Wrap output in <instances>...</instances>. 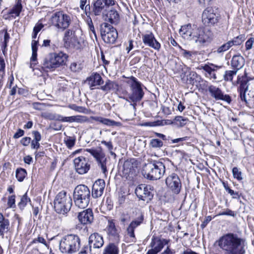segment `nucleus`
<instances>
[{
	"instance_id": "cd10ccee",
	"label": "nucleus",
	"mask_w": 254,
	"mask_h": 254,
	"mask_svg": "<svg viewBox=\"0 0 254 254\" xmlns=\"http://www.w3.org/2000/svg\"><path fill=\"white\" fill-rule=\"evenodd\" d=\"M60 121L62 122L83 123L88 121L86 116L77 115L70 117H63L60 115Z\"/></svg>"
},
{
	"instance_id": "37998d69",
	"label": "nucleus",
	"mask_w": 254,
	"mask_h": 254,
	"mask_svg": "<svg viewBox=\"0 0 254 254\" xmlns=\"http://www.w3.org/2000/svg\"><path fill=\"white\" fill-rule=\"evenodd\" d=\"M27 175L25 169L23 168H18L16 171V178L19 182L23 181Z\"/></svg>"
},
{
	"instance_id": "6ab92c4d",
	"label": "nucleus",
	"mask_w": 254,
	"mask_h": 254,
	"mask_svg": "<svg viewBox=\"0 0 254 254\" xmlns=\"http://www.w3.org/2000/svg\"><path fill=\"white\" fill-rule=\"evenodd\" d=\"M166 183L167 186L172 191L178 194L181 189V183L178 176L174 173L168 176L166 180Z\"/></svg>"
},
{
	"instance_id": "13d9d810",
	"label": "nucleus",
	"mask_w": 254,
	"mask_h": 254,
	"mask_svg": "<svg viewBox=\"0 0 254 254\" xmlns=\"http://www.w3.org/2000/svg\"><path fill=\"white\" fill-rule=\"evenodd\" d=\"M31 244H37V243H41L45 246H47V243L45 239L42 237H38L37 238L34 239L33 240V241L31 242Z\"/></svg>"
},
{
	"instance_id": "774afa93",
	"label": "nucleus",
	"mask_w": 254,
	"mask_h": 254,
	"mask_svg": "<svg viewBox=\"0 0 254 254\" xmlns=\"http://www.w3.org/2000/svg\"><path fill=\"white\" fill-rule=\"evenodd\" d=\"M175 251L174 250L171 249L169 246H168L166 249L161 254H174Z\"/></svg>"
},
{
	"instance_id": "473e14b6",
	"label": "nucleus",
	"mask_w": 254,
	"mask_h": 254,
	"mask_svg": "<svg viewBox=\"0 0 254 254\" xmlns=\"http://www.w3.org/2000/svg\"><path fill=\"white\" fill-rule=\"evenodd\" d=\"M119 17L118 11L112 8L106 14L105 20L109 21L111 23L116 24L119 20Z\"/></svg>"
},
{
	"instance_id": "6e6d98bb",
	"label": "nucleus",
	"mask_w": 254,
	"mask_h": 254,
	"mask_svg": "<svg viewBox=\"0 0 254 254\" xmlns=\"http://www.w3.org/2000/svg\"><path fill=\"white\" fill-rule=\"evenodd\" d=\"M66 145L68 148L72 147L75 144V139L68 137L64 140Z\"/></svg>"
},
{
	"instance_id": "bb28decb",
	"label": "nucleus",
	"mask_w": 254,
	"mask_h": 254,
	"mask_svg": "<svg viewBox=\"0 0 254 254\" xmlns=\"http://www.w3.org/2000/svg\"><path fill=\"white\" fill-rule=\"evenodd\" d=\"M89 244L90 248L95 249L101 248L104 244V240L101 235L98 233H93L89 238Z\"/></svg>"
},
{
	"instance_id": "6e6552de",
	"label": "nucleus",
	"mask_w": 254,
	"mask_h": 254,
	"mask_svg": "<svg viewBox=\"0 0 254 254\" xmlns=\"http://www.w3.org/2000/svg\"><path fill=\"white\" fill-rule=\"evenodd\" d=\"M71 22L70 16L59 11L54 13L49 20V24L58 30L64 31L67 29Z\"/></svg>"
},
{
	"instance_id": "f8f14e48",
	"label": "nucleus",
	"mask_w": 254,
	"mask_h": 254,
	"mask_svg": "<svg viewBox=\"0 0 254 254\" xmlns=\"http://www.w3.org/2000/svg\"><path fill=\"white\" fill-rule=\"evenodd\" d=\"M144 220L143 214H141L139 217L132 220L126 230L125 239L127 243H135L136 239L134 234L135 229L142 223Z\"/></svg>"
},
{
	"instance_id": "c85d7f7f",
	"label": "nucleus",
	"mask_w": 254,
	"mask_h": 254,
	"mask_svg": "<svg viewBox=\"0 0 254 254\" xmlns=\"http://www.w3.org/2000/svg\"><path fill=\"white\" fill-rule=\"evenodd\" d=\"M245 59L241 55L234 56L232 59L231 65L234 69L238 71L245 64Z\"/></svg>"
},
{
	"instance_id": "4be33fe9",
	"label": "nucleus",
	"mask_w": 254,
	"mask_h": 254,
	"mask_svg": "<svg viewBox=\"0 0 254 254\" xmlns=\"http://www.w3.org/2000/svg\"><path fill=\"white\" fill-rule=\"evenodd\" d=\"M237 81L238 83L240 84V86L238 88L240 97L241 100L244 101L246 104H248L246 98V93L248 89V79L246 75L245 76H242V77L238 76Z\"/></svg>"
},
{
	"instance_id": "c03bdc74",
	"label": "nucleus",
	"mask_w": 254,
	"mask_h": 254,
	"mask_svg": "<svg viewBox=\"0 0 254 254\" xmlns=\"http://www.w3.org/2000/svg\"><path fill=\"white\" fill-rule=\"evenodd\" d=\"M29 202H30V199L28 197L27 193H25L21 197L20 201L18 204V206L20 209L23 210Z\"/></svg>"
},
{
	"instance_id": "3c124183",
	"label": "nucleus",
	"mask_w": 254,
	"mask_h": 254,
	"mask_svg": "<svg viewBox=\"0 0 254 254\" xmlns=\"http://www.w3.org/2000/svg\"><path fill=\"white\" fill-rule=\"evenodd\" d=\"M232 173L234 178L238 181L243 180L242 173L237 167H234L232 169Z\"/></svg>"
},
{
	"instance_id": "a211bd4d",
	"label": "nucleus",
	"mask_w": 254,
	"mask_h": 254,
	"mask_svg": "<svg viewBox=\"0 0 254 254\" xmlns=\"http://www.w3.org/2000/svg\"><path fill=\"white\" fill-rule=\"evenodd\" d=\"M221 67V66L212 63H208L204 65H201L198 69L203 70V73L205 77L209 79L216 80L217 79L216 72Z\"/></svg>"
},
{
	"instance_id": "2eb2a0df",
	"label": "nucleus",
	"mask_w": 254,
	"mask_h": 254,
	"mask_svg": "<svg viewBox=\"0 0 254 254\" xmlns=\"http://www.w3.org/2000/svg\"><path fill=\"white\" fill-rule=\"evenodd\" d=\"M86 151L90 153L96 160L98 165L101 167L103 173L107 171L106 158L101 147L98 149H87Z\"/></svg>"
},
{
	"instance_id": "680f3d73",
	"label": "nucleus",
	"mask_w": 254,
	"mask_h": 254,
	"mask_svg": "<svg viewBox=\"0 0 254 254\" xmlns=\"http://www.w3.org/2000/svg\"><path fill=\"white\" fill-rule=\"evenodd\" d=\"M32 134L34 136V139H33L34 141H40L41 139V135L40 132L38 131H33Z\"/></svg>"
},
{
	"instance_id": "7c9ffc66",
	"label": "nucleus",
	"mask_w": 254,
	"mask_h": 254,
	"mask_svg": "<svg viewBox=\"0 0 254 254\" xmlns=\"http://www.w3.org/2000/svg\"><path fill=\"white\" fill-rule=\"evenodd\" d=\"M91 119L94 121L99 122L103 125L110 127L117 126L119 127L121 125V123L116 122L109 119L104 118L101 117L92 116Z\"/></svg>"
},
{
	"instance_id": "f704fd0d",
	"label": "nucleus",
	"mask_w": 254,
	"mask_h": 254,
	"mask_svg": "<svg viewBox=\"0 0 254 254\" xmlns=\"http://www.w3.org/2000/svg\"><path fill=\"white\" fill-rule=\"evenodd\" d=\"M22 5L21 4V0H16V3L14 6L10 10L8 13V16L5 17L7 19L10 17L9 15L13 17L18 16L22 10Z\"/></svg>"
},
{
	"instance_id": "58836bf2",
	"label": "nucleus",
	"mask_w": 254,
	"mask_h": 254,
	"mask_svg": "<svg viewBox=\"0 0 254 254\" xmlns=\"http://www.w3.org/2000/svg\"><path fill=\"white\" fill-rule=\"evenodd\" d=\"M230 43L227 42L223 44L222 45L218 47L216 50L214 51V53H216L219 55H222L223 53L228 50L231 46L230 45Z\"/></svg>"
},
{
	"instance_id": "f03ea898",
	"label": "nucleus",
	"mask_w": 254,
	"mask_h": 254,
	"mask_svg": "<svg viewBox=\"0 0 254 254\" xmlns=\"http://www.w3.org/2000/svg\"><path fill=\"white\" fill-rule=\"evenodd\" d=\"M182 37L188 40L194 41L200 45L211 42L213 39V33L207 29L198 28L190 24L182 26L180 30Z\"/></svg>"
},
{
	"instance_id": "9b49d317",
	"label": "nucleus",
	"mask_w": 254,
	"mask_h": 254,
	"mask_svg": "<svg viewBox=\"0 0 254 254\" xmlns=\"http://www.w3.org/2000/svg\"><path fill=\"white\" fill-rule=\"evenodd\" d=\"M135 193L139 199L147 203L152 199L154 195L153 187L145 184L138 185L135 189Z\"/></svg>"
},
{
	"instance_id": "a18cd8bd",
	"label": "nucleus",
	"mask_w": 254,
	"mask_h": 254,
	"mask_svg": "<svg viewBox=\"0 0 254 254\" xmlns=\"http://www.w3.org/2000/svg\"><path fill=\"white\" fill-rule=\"evenodd\" d=\"M9 229V221L3 222L0 224V236L3 238L5 233H6Z\"/></svg>"
},
{
	"instance_id": "412c9836",
	"label": "nucleus",
	"mask_w": 254,
	"mask_h": 254,
	"mask_svg": "<svg viewBox=\"0 0 254 254\" xmlns=\"http://www.w3.org/2000/svg\"><path fill=\"white\" fill-rule=\"evenodd\" d=\"M208 90L211 97L216 100H223L230 103L231 101V97L228 95H224L221 90L214 85L208 86Z\"/></svg>"
},
{
	"instance_id": "1a4fd4ad",
	"label": "nucleus",
	"mask_w": 254,
	"mask_h": 254,
	"mask_svg": "<svg viewBox=\"0 0 254 254\" xmlns=\"http://www.w3.org/2000/svg\"><path fill=\"white\" fill-rule=\"evenodd\" d=\"M72 205V199L64 190L59 192L54 200V208L58 213L65 214L68 212Z\"/></svg>"
},
{
	"instance_id": "49530a36",
	"label": "nucleus",
	"mask_w": 254,
	"mask_h": 254,
	"mask_svg": "<svg viewBox=\"0 0 254 254\" xmlns=\"http://www.w3.org/2000/svg\"><path fill=\"white\" fill-rule=\"evenodd\" d=\"M238 71L234 69L233 70H226L224 75V79L226 81H232L233 76L237 74Z\"/></svg>"
},
{
	"instance_id": "e433bc0d",
	"label": "nucleus",
	"mask_w": 254,
	"mask_h": 254,
	"mask_svg": "<svg viewBox=\"0 0 254 254\" xmlns=\"http://www.w3.org/2000/svg\"><path fill=\"white\" fill-rule=\"evenodd\" d=\"M118 87V84L115 82L108 80L106 81L104 85L100 86L99 89L107 93L110 91L116 89Z\"/></svg>"
},
{
	"instance_id": "39448f33",
	"label": "nucleus",
	"mask_w": 254,
	"mask_h": 254,
	"mask_svg": "<svg viewBox=\"0 0 254 254\" xmlns=\"http://www.w3.org/2000/svg\"><path fill=\"white\" fill-rule=\"evenodd\" d=\"M80 247V240L76 235H67L59 242V250L63 254H74L79 250Z\"/></svg>"
},
{
	"instance_id": "4468645a",
	"label": "nucleus",
	"mask_w": 254,
	"mask_h": 254,
	"mask_svg": "<svg viewBox=\"0 0 254 254\" xmlns=\"http://www.w3.org/2000/svg\"><path fill=\"white\" fill-rule=\"evenodd\" d=\"M73 163L75 171L80 175L87 173L90 169L91 161L84 156L75 158Z\"/></svg>"
},
{
	"instance_id": "69168bd1",
	"label": "nucleus",
	"mask_w": 254,
	"mask_h": 254,
	"mask_svg": "<svg viewBox=\"0 0 254 254\" xmlns=\"http://www.w3.org/2000/svg\"><path fill=\"white\" fill-rule=\"evenodd\" d=\"M5 64L4 59L0 57V72L2 74L4 73Z\"/></svg>"
},
{
	"instance_id": "338daca9",
	"label": "nucleus",
	"mask_w": 254,
	"mask_h": 254,
	"mask_svg": "<svg viewBox=\"0 0 254 254\" xmlns=\"http://www.w3.org/2000/svg\"><path fill=\"white\" fill-rule=\"evenodd\" d=\"M44 27V25L41 23H37L33 28V31L36 32H39Z\"/></svg>"
},
{
	"instance_id": "5fc2aeb1",
	"label": "nucleus",
	"mask_w": 254,
	"mask_h": 254,
	"mask_svg": "<svg viewBox=\"0 0 254 254\" xmlns=\"http://www.w3.org/2000/svg\"><path fill=\"white\" fill-rule=\"evenodd\" d=\"M7 205L9 208H15V195H11L8 197Z\"/></svg>"
},
{
	"instance_id": "e2e57ef3",
	"label": "nucleus",
	"mask_w": 254,
	"mask_h": 254,
	"mask_svg": "<svg viewBox=\"0 0 254 254\" xmlns=\"http://www.w3.org/2000/svg\"><path fill=\"white\" fill-rule=\"evenodd\" d=\"M120 220L123 225H125L129 221V217L127 215L123 214L120 217Z\"/></svg>"
},
{
	"instance_id": "dca6fc26",
	"label": "nucleus",
	"mask_w": 254,
	"mask_h": 254,
	"mask_svg": "<svg viewBox=\"0 0 254 254\" xmlns=\"http://www.w3.org/2000/svg\"><path fill=\"white\" fill-rule=\"evenodd\" d=\"M202 21L205 26H211L218 22V16L212 8L208 7L202 13Z\"/></svg>"
},
{
	"instance_id": "ddd939ff",
	"label": "nucleus",
	"mask_w": 254,
	"mask_h": 254,
	"mask_svg": "<svg viewBox=\"0 0 254 254\" xmlns=\"http://www.w3.org/2000/svg\"><path fill=\"white\" fill-rule=\"evenodd\" d=\"M116 4L115 0H93V5L91 14L95 16H99L102 13L103 11L107 8Z\"/></svg>"
},
{
	"instance_id": "a878e982",
	"label": "nucleus",
	"mask_w": 254,
	"mask_h": 254,
	"mask_svg": "<svg viewBox=\"0 0 254 254\" xmlns=\"http://www.w3.org/2000/svg\"><path fill=\"white\" fill-rule=\"evenodd\" d=\"M105 183L103 180L99 179L93 184L92 187V195L94 198L101 196L104 191Z\"/></svg>"
},
{
	"instance_id": "5701e85b",
	"label": "nucleus",
	"mask_w": 254,
	"mask_h": 254,
	"mask_svg": "<svg viewBox=\"0 0 254 254\" xmlns=\"http://www.w3.org/2000/svg\"><path fill=\"white\" fill-rule=\"evenodd\" d=\"M170 242L169 240L161 238L159 237L153 236L150 244V247L160 252L165 245Z\"/></svg>"
},
{
	"instance_id": "052dcab7",
	"label": "nucleus",
	"mask_w": 254,
	"mask_h": 254,
	"mask_svg": "<svg viewBox=\"0 0 254 254\" xmlns=\"http://www.w3.org/2000/svg\"><path fill=\"white\" fill-rule=\"evenodd\" d=\"M78 254H91V248L88 246H84L82 248Z\"/></svg>"
},
{
	"instance_id": "f257e3e1",
	"label": "nucleus",
	"mask_w": 254,
	"mask_h": 254,
	"mask_svg": "<svg viewBox=\"0 0 254 254\" xmlns=\"http://www.w3.org/2000/svg\"><path fill=\"white\" fill-rule=\"evenodd\" d=\"M217 244L222 252L216 254H245L247 243L237 235L229 233L221 237Z\"/></svg>"
},
{
	"instance_id": "f3484780",
	"label": "nucleus",
	"mask_w": 254,
	"mask_h": 254,
	"mask_svg": "<svg viewBox=\"0 0 254 254\" xmlns=\"http://www.w3.org/2000/svg\"><path fill=\"white\" fill-rule=\"evenodd\" d=\"M106 229L109 242H118V243H120V236L119 232L116 227L114 220H108Z\"/></svg>"
},
{
	"instance_id": "de8ad7c7",
	"label": "nucleus",
	"mask_w": 254,
	"mask_h": 254,
	"mask_svg": "<svg viewBox=\"0 0 254 254\" xmlns=\"http://www.w3.org/2000/svg\"><path fill=\"white\" fill-rule=\"evenodd\" d=\"M69 68L73 72H79L82 68V64L80 62L71 63Z\"/></svg>"
},
{
	"instance_id": "bf43d9fd",
	"label": "nucleus",
	"mask_w": 254,
	"mask_h": 254,
	"mask_svg": "<svg viewBox=\"0 0 254 254\" xmlns=\"http://www.w3.org/2000/svg\"><path fill=\"white\" fill-rule=\"evenodd\" d=\"M254 43V38L251 37L249 38L245 43L246 50H250L253 47V45Z\"/></svg>"
},
{
	"instance_id": "0e129e2a",
	"label": "nucleus",
	"mask_w": 254,
	"mask_h": 254,
	"mask_svg": "<svg viewBox=\"0 0 254 254\" xmlns=\"http://www.w3.org/2000/svg\"><path fill=\"white\" fill-rule=\"evenodd\" d=\"M31 141V139L29 137H23L20 141L21 143L25 146H28Z\"/></svg>"
},
{
	"instance_id": "8fccbe9b",
	"label": "nucleus",
	"mask_w": 254,
	"mask_h": 254,
	"mask_svg": "<svg viewBox=\"0 0 254 254\" xmlns=\"http://www.w3.org/2000/svg\"><path fill=\"white\" fill-rule=\"evenodd\" d=\"M178 48L180 49V53L181 55L187 59H190L192 57L193 52L192 51H189L186 50L182 48L181 46H178Z\"/></svg>"
},
{
	"instance_id": "72a5a7b5",
	"label": "nucleus",
	"mask_w": 254,
	"mask_h": 254,
	"mask_svg": "<svg viewBox=\"0 0 254 254\" xmlns=\"http://www.w3.org/2000/svg\"><path fill=\"white\" fill-rule=\"evenodd\" d=\"M182 71L183 73L181 76H183V78H184L186 75V74L189 73L187 75V80L190 84H193L194 80H195L197 77V74L195 71H191L190 68L189 67L183 68Z\"/></svg>"
},
{
	"instance_id": "79ce46f5",
	"label": "nucleus",
	"mask_w": 254,
	"mask_h": 254,
	"mask_svg": "<svg viewBox=\"0 0 254 254\" xmlns=\"http://www.w3.org/2000/svg\"><path fill=\"white\" fill-rule=\"evenodd\" d=\"M174 121L176 126L179 127H183L187 124L188 119L182 116H177L175 118Z\"/></svg>"
},
{
	"instance_id": "9d476101",
	"label": "nucleus",
	"mask_w": 254,
	"mask_h": 254,
	"mask_svg": "<svg viewBox=\"0 0 254 254\" xmlns=\"http://www.w3.org/2000/svg\"><path fill=\"white\" fill-rule=\"evenodd\" d=\"M100 33L105 42L113 44L118 37V32L114 27L106 22L101 25Z\"/></svg>"
},
{
	"instance_id": "aec40b11",
	"label": "nucleus",
	"mask_w": 254,
	"mask_h": 254,
	"mask_svg": "<svg viewBox=\"0 0 254 254\" xmlns=\"http://www.w3.org/2000/svg\"><path fill=\"white\" fill-rule=\"evenodd\" d=\"M90 90L99 89L100 86L104 83V80L101 75L97 72H92L85 81Z\"/></svg>"
},
{
	"instance_id": "4d7b16f0",
	"label": "nucleus",
	"mask_w": 254,
	"mask_h": 254,
	"mask_svg": "<svg viewBox=\"0 0 254 254\" xmlns=\"http://www.w3.org/2000/svg\"><path fill=\"white\" fill-rule=\"evenodd\" d=\"M218 216L220 215H228L234 217L236 215V213L234 211H232L231 210L229 209H226L225 211L220 212L217 214Z\"/></svg>"
},
{
	"instance_id": "20e7f679",
	"label": "nucleus",
	"mask_w": 254,
	"mask_h": 254,
	"mask_svg": "<svg viewBox=\"0 0 254 254\" xmlns=\"http://www.w3.org/2000/svg\"><path fill=\"white\" fill-rule=\"evenodd\" d=\"M68 57L67 54L62 52L58 53H51L43 59L40 65L32 68L35 74L41 75L44 72L53 70L65 64Z\"/></svg>"
},
{
	"instance_id": "ea45409f",
	"label": "nucleus",
	"mask_w": 254,
	"mask_h": 254,
	"mask_svg": "<svg viewBox=\"0 0 254 254\" xmlns=\"http://www.w3.org/2000/svg\"><path fill=\"white\" fill-rule=\"evenodd\" d=\"M245 35L241 34L228 42L231 43L230 45L232 47L233 46L240 45L245 41Z\"/></svg>"
},
{
	"instance_id": "423d86ee",
	"label": "nucleus",
	"mask_w": 254,
	"mask_h": 254,
	"mask_svg": "<svg viewBox=\"0 0 254 254\" xmlns=\"http://www.w3.org/2000/svg\"><path fill=\"white\" fill-rule=\"evenodd\" d=\"M143 172L145 177L156 180L163 176L165 172V167L161 162L154 161L145 164Z\"/></svg>"
},
{
	"instance_id": "393cba45",
	"label": "nucleus",
	"mask_w": 254,
	"mask_h": 254,
	"mask_svg": "<svg viewBox=\"0 0 254 254\" xmlns=\"http://www.w3.org/2000/svg\"><path fill=\"white\" fill-rule=\"evenodd\" d=\"M142 41L144 44L159 51L161 47L160 44L156 40L154 35L150 33L143 35Z\"/></svg>"
},
{
	"instance_id": "c9c22d12",
	"label": "nucleus",
	"mask_w": 254,
	"mask_h": 254,
	"mask_svg": "<svg viewBox=\"0 0 254 254\" xmlns=\"http://www.w3.org/2000/svg\"><path fill=\"white\" fill-rule=\"evenodd\" d=\"M68 44L75 50L81 49L84 46V41L81 39H78L77 36L72 37L70 41H68Z\"/></svg>"
},
{
	"instance_id": "09e8293b",
	"label": "nucleus",
	"mask_w": 254,
	"mask_h": 254,
	"mask_svg": "<svg viewBox=\"0 0 254 254\" xmlns=\"http://www.w3.org/2000/svg\"><path fill=\"white\" fill-rule=\"evenodd\" d=\"M75 31H72L71 29H68L64 33V40L66 43H68V41H70L71 38L73 37H76Z\"/></svg>"
},
{
	"instance_id": "0eeeda50",
	"label": "nucleus",
	"mask_w": 254,
	"mask_h": 254,
	"mask_svg": "<svg viewBox=\"0 0 254 254\" xmlns=\"http://www.w3.org/2000/svg\"><path fill=\"white\" fill-rule=\"evenodd\" d=\"M90 191L85 185L76 186L73 192V200L76 206L80 208L86 207L90 201Z\"/></svg>"
},
{
	"instance_id": "4c0bfd02",
	"label": "nucleus",
	"mask_w": 254,
	"mask_h": 254,
	"mask_svg": "<svg viewBox=\"0 0 254 254\" xmlns=\"http://www.w3.org/2000/svg\"><path fill=\"white\" fill-rule=\"evenodd\" d=\"M41 116L47 120L60 121V115L51 112H43L41 113Z\"/></svg>"
},
{
	"instance_id": "603ef678",
	"label": "nucleus",
	"mask_w": 254,
	"mask_h": 254,
	"mask_svg": "<svg viewBox=\"0 0 254 254\" xmlns=\"http://www.w3.org/2000/svg\"><path fill=\"white\" fill-rule=\"evenodd\" d=\"M101 143L105 145L107 147L111 155L116 156V154L112 151L113 149V145L112 144V142L111 141H106L105 140H102L101 141Z\"/></svg>"
},
{
	"instance_id": "2f4dec72",
	"label": "nucleus",
	"mask_w": 254,
	"mask_h": 254,
	"mask_svg": "<svg viewBox=\"0 0 254 254\" xmlns=\"http://www.w3.org/2000/svg\"><path fill=\"white\" fill-rule=\"evenodd\" d=\"M119 244L118 242H109L105 247L103 254H119Z\"/></svg>"
},
{
	"instance_id": "a19ab883",
	"label": "nucleus",
	"mask_w": 254,
	"mask_h": 254,
	"mask_svg": "<svg viewBox=\"0 0 254 254\" xmlns=\"http://www.w3.org/2000/svg\"><path fill=\"white\" fill-rule=\"evenodd\" d=\"M87 2V0H80V8L84 11L86 15L91 14L89 2L88 4Z\"/></svg>"
},
{
	"instance_id": "c756f323",
	"label": "nucleus",
	"mask_w": 254,
	"mask_h": 254,
	"mask_svg": "<svg viewBox=\"0 0 254 254\" xmlns=\"http://www.w3.org/2000/svg\"><path fill=\"white\" fill-rule=\"evenodd\" d=\"M37 45L38 41L35 40H32L31 43L32 54L30 58V67L34 68L38 64L37 61Z\"/></svg>"
},
{
	"instance_id": "864d4df0",
	"label": "nucleus",
	"mask_w": 254,
	"mask_h": 254,
	"mask_svg": "<svg viewBox=\"0 0 254 254\" xmlns=\"http://www.w3.org/2000/svg\"><path fill=\"white\" fill-rule=\"evenodd\" d=\"M163 144V142L159 139H152L150 141V145L154 148H160Z\"/></svg>"
},
{
	"instance_id": "b1692460",
	"label": "nucleus",
	"mask_w": 254,
	"mask_h": 254,
	"mask_svg": "<svg viewBox=\"0 0 254 254\" xmlns=\"http://www.w3.org/2000/svg\"><path fill=\"white\" fill-rule=\"evenodd\" d=\"M78 219L82 224H91L94 219L92 210L91 209H87L78 213Z\"/></svg>"
},
{
	"instance_id": "7ed1b4c3",
	"label": "nucleus",
	"mask_w": 254,
	"mask_h": 254,
	"mask_svg": "<svg viewBox=\"0 0 254 254\" xmlns=\"http://www.w3.org/2000/svg\"><path fill=\"white\" fill-rule=\"evenodd\" d=\"M125 82L128 85L129 91L128 92L126 89L122 88L119 91L120 97L130 102V105L135 108L136 103L140 101L144 96L143 85L133 76L127 77Z\"/></svg>"
}]
</instances>
